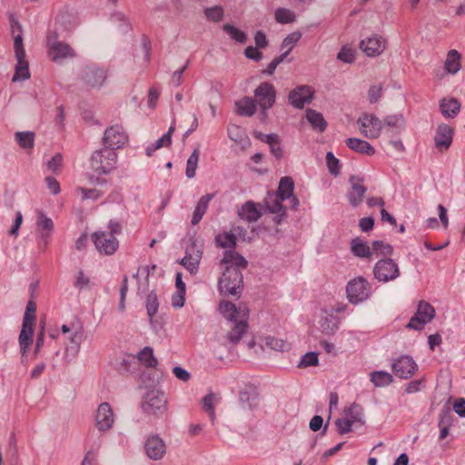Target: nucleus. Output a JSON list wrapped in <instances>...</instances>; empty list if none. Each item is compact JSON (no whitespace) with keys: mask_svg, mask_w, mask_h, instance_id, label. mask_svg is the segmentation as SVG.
Segmentation results:
<instances>
[{"mask_svg":"<svg viewBox=\"0 0 465 465\" xmlns=\"http://www.w3.org/2000/svg\"><path fill=\"white\" fill-rule=\"evenodd\" d=\"M247 265L246 259L233 250L224 252L219 262L221 276L218 281V289L223 296H241L243 283L242 272Z\"/></svg>","mask_w":465,"mask_h":465,"instance_id":"1","label":"nucleus"},{"mask_svg":"<svg viewBox=\"0 0 465 465\" xmlns=\"http://www.w3.org/2000/svg\"><path fill=\"white\" fill-rule=\"evenodd\" d=\"M221 313L234 323L227 338L232 343H237L248 330L249 310L244 304L236 306L231 302L222 301L219 306Z\"/></svg>","mask_w":465,"mask_h":465,"instance_id":"2","label":"nucleus"},{"mask_svg":"<svg viewBox=\"0 0 465 465\" xmlns=\"http://www.w3.org/2000/svg\"><path fill=\"white\" fill-rule=\"evenodd\" d=\"M116 163L117 153L106 147L95 151L90 160L92 169L99 174L111 173L116 167Z\"/></svg>","mask_w":465,"mask_h":465,"instance_id":"3","label":"nucleus"},{"mask_svg":"<svg viewBox=\"0 0 465 465\" xmlns=\"http://www.w3.org/2000/svg\"><path fill=\"white\" fill-rule=\"evenodd\" d=\"M362 408L358 404H352L344 408L342 417L336 420L337 430L340 434H345L364 424Z\"/></svg>","mask_w":465,"mask_h":465,"instance_id":"4","label":"nucleus"},{"mask_svg":"<svg viewBox=\"0 0 465 465\" xmlns=\"http://www.w3.org/2000/svg\"><path fill=\"white\" fill-rule=\"evenodd\" d=\"M142 408L149 415L161 417L167 411V399L163 391L150 390L143 397Z\"/></svg>","mask_w":465,"mask_h":465,"instance_id":"5","label":"nucleus"},{"mask_svg":"<svg viewBox=\"0 0 465 465\" xmlns=\"http://www.w3.org/2000/svg\"><path fill=\"white\" fill-rule=\"evenodd\" d=\"M371 286L364 277H356L351 280L346 285V295L348 301L352 304H358L370 298Z\"/></svg>","mask_w":465,"mask_h":465,"instance_id":"6","label":"nucleus"},{"mask_svg":"<svg viewBox=\"0 0 465 465\" xmlns=\"http://www.w3.org/2000/svg\"><path fill=\"white\" fill-rule=\"evenodd\" d=\"M401 274L399 265L391 258L379 260L373 267V275L376 280L382 282L394 281Z\"/></svg>","mask_w":465,"mask_h":465,"instance_id":"7","label":"nucleus"},{"mask_svg":"<svg viewBox=\"0 0 465 465\" xmlns=\"http://www.w3.org/2000/svg\"><path fill=\"white\" fill-rule=\"evenodd\" d=\"M435 316V310L429 302L421 301L413 317L410 320L407 327L414 330H422L424 325L430 322Z\"/></svg>","mask_w":465,"mask_h":465,"instance_id":"8","label":"nucleus"},{"mask_svg":"<svg viewBox=\"0 0 465 465\" xmlns=\"http://www.w3.org/2000/svg\"><path fill=\"white\" fill-rule=\"evenodd\" d=\"M92 240L100 253L105 255L114 254L119 246V242L114 233L106 232H95L92 235Z\"/></svg>","mask_w":465,"mask_h":465,"instance_id":"9","label":"nucleus"},{"mask_svg":"<svg viewBox=\"0 0 465 465\" xmlns=\"http://www.w3.org/2000/svg\"><path fill=\"white\" fill-rule=\"evenodd\" d=\"M386 46V40L377 34L365 37L359 45L361 52L368 57L380 56L385 51Z\"/></svg>","mask_w":465,"mask_h":465,"instance_id":"10","label":"nucleus"},{"mask_svg":"<svg viewBox=\"0 0 465 465\" xmlns=\"http://www.w3.org/2000/svg\"><path fill=\"white\" fill-rule=\"evenodd\" d=\"M360 131L369 139L378 138L381 133L382 122L373 114H364L358 119Z\"/></svg>","mask_w":465,"mask_h":465,"instance_id":"11","label":"nucleus"},{"mask_svg":"<svg viewBox=\"0 0 465 465\" xmlns=\"http://www.w3.org/2000/svg\"><path fill=\"white\" fill-rule=\"evenodd\" d=\"M95 428L100 432L110 430L114 424V413L108 402H102L98 405L95 417Z\"/></svg>","mask_w":465,"mask_h":465,"instance_id":"12","label":"nucleus"},{"mask_svg":"<svg viewBox=\"0 0 465 465\" xmlns=\"http://www.w3.org/2000/svg\"><path fill=\"white\" fill-rule=\"evenodd\" d=\"M128 142V135L120 125H113L107 128L104 135V147L115 151L122 148Z\"/></svg>","mask_w":465,"mask_h":465,"instance_id":"13","label":"nucleus"},{"mask_svg":"<svg viewBox=\"0 0 465 465\" xmlns=\"http://www.w3.org/2000/svg\"><path fill=\"white\" fill-rule=\"evenodd\" d=\"M256 104L263 111L270 109L275 103L276 91L272 84L262 83L254 91Z\"/></svg>","mask_w":465,"mask_h":465,"instance_id":"14","label":"nucleus"},{"mask_svg":"<svg viewBox=\"0 0 465 465\" xmlns=\"http://www.w3.org/2000/svg\"><path fill=\"white\" fill-rule=\"evenodd\" d=\"M81 77L89 86L99 87L107 78V70L97 64H89L83 69Z\"/></svg>","mask_w":465,"mask_h":465,"instance_id":"15","label":"nucleus"},{"mask_svg":"<svg viewBox=\"0 0 465 465\" xmlns=\"http://www.w3.org/2000/svg\"><path fill=\"white\" fill-rule=\"evenodd\" d=\"M48 54L55 63L75 56L74 49L66 43L48 38Z\"/></svg>","mask_w":465,"mask_h":465,"instance_id":"16","label":"nucleus"},{"mask_svg":"<svg viewBox=\"0 0 465 465\" xmlns=\"http://www.w3.org/2000/svg\"><path fill=\"white\" fill-rule=\"evenodd\" d=\"M144 451L150 460H159L166 453V444L160 436L150 435L144 442Z\"/></svg>","mask_w":465,"mask_h":465,"instance_id":"17","label":"nucleus"},{"mask_svg":"<svg viewBox=\"0 0 465 465\" xmlns=\"http://www.w3.org/2000/svg\"><path fill=\"white\" fill-rule=\"evenodd\" d=\"M392 371L401 379L411 378L418 370V365L410 356H401L391 366Z\"/></svg>","mask_w":465,"mask_h":465,"instance_id":"18","label":"nucleus"},{"mask_svg":"<svg viewBox=\"0 0 465 465\" xmlns=\"http://www.w3.org/2000/svg\"><path fill=\"white\" fill-rule=\"evenodd\" d=\"M454 130L447 124L438 125L434 136L436 148L440 151H447L452 143Z\"/></svg>","mask_w":465,"mask_h":465,"instance_id":"19","label":"nucleus"},{"mask_svg":"<svg viewBox=\"0 0 465 465\" xmlns=\"http://www.w3.org/2000/svg\"><path fill=\"white\" fill-rule=\"evenodd\" d=\"M35 224L40 239L44 242V245L46 246L48 244L49 238L54 232V222L43 212L38 211Z\"/></svg>","mask_w":465,"mask_h":465,"instance_id":"20","label":"nucleus"},{"mask_svg":"<svg viewBox=\"0 0 465 465\" xmlns=\"http://www.w3.org/2000/svg\"><path fill=\"white\" fill-rule=\"evenodd\" d=\"M294 183L291 177L285 176L280 180L278 192L275 195L279 196L282 201L290 200L292 208L297 209L299 200L293 195Z\"/></svg>","mask_w":465,"mask_h":465,"instance_id":"21","label":"nucleus"},{"mask_svg":"<svg viewBox=\"0 0 465 465\" xmlns=\"http://www.w3.org/2000/svg\"><path fill=\"white\" fill-rule=\"evenodd\" d=\"M34 334H35V325L28 323H22V329L18 336V342L20 352L22 354V361H25V359L27 356V352L33 344L34 341Z\"/></svg>","mask_w":465,"mask_h":465,"instance_id":"22","label":"nucleus"},{"mask_svg":"<svg viewBox=\"0 0 465 465\" xmlns=\"http://www.w3.org/2000/svg\"><path fill=\"white\" fill-rule=\"evenodd\" d=\"M312 94L313 91L310 86L301 85L290 93L289 101L294 107L301 109L311 102Z\"/></svg>","mask_w":465,"mask_h":465,"instance_id":"23","label":"nucleus"},{"mask_svg":"<svg viewBox=\"0 0 465 465\" xmlns=\"http://www.w3.org/2000/svg\"><path fill=\"white\" fill-rule=\"evenodd\" d=\"M351 189L347 193L349 203L352 206H358L361 203L362 198L366 193V187L363 185V180L358 176H352L350 179Z\"/></svg>","mask_w":465,"mask_h":465,"instance_id":"24","label":"nucleus"},{"mask_svg":"<svg viewBox=\"0 0 465 465\" xmlns=\"http://www.w3.org/2000/svg\"><path fill=\"white\" fill-rule=\"evenodd\" d=\"M282 202L283 201H282L281 198L273 193H268L265 198L266 208L271 213L276 215L275 220L278 223H281L282 219L286 214L285 207L282 203Z\"/></svg>","mask_w":465,"mask_h":465,"instance_id":"25","label":"nucleus"},{"mask_svg":"<svg viewBox=\"0 0 465 465\" xmlns=\"http://www.w3.org/2000/svg\"><path fill=\"white\" fill-rule=\"evenodd\" d=\"M351 252L358 258L371 260L373 256L372 247L360 238H354L351 241Z\"/></svg>","mask_w":465,"mask_h":465,"instance_id":"26","label":"nucleus"},{"mask_svg":"<svg viewBox=\"0 0 465 465\" xmlns=\"http://www.w3.org/2000/svg\"><path fill=\"white\" fill-rule=\"evenodd\" d=\"M440 110L445 118H454L460 111V103L456 98H443L440 102Z\"/></svg>","mask_w":465,"mask_h":465,"instance_id":"27","label":"nucleus"},{"mask_svg":"<svg viewBox=\"0 0 465 465\" xmlns=\"http://www.w3.org/2000/svg\"><path fill=\"white\" fill-rule=\"evenodd\" d=\"M213 198V194L207 193L205 195H203L199 199V201L195 206V209L193 213V216H192V220H191V223L193 225H196L201 222V220L203 219V215L205 214V213L208 209L209 203Z\"/></svg>","mask_w":465,"mask_h":465,"instance_id":"28","label":"nucleus"},{"mask_svg":"<svg viewBox=\"0 0 465 465\" xmlns=\"http://www.w3.org/2000/svg\"><path fill=\"white\" fill-rule=\"evenodd\" d=\"M347 146L352 151L365 154V155H373L375 153L374 147L368 142L364 140H361L358 138H348L345 141Z\"/></svg>","mask_w":465,"mask_h":465,"instance_id":"29","label":"nucleus"},{"mask_svg":"<svg viewBox=\"0 0 465 465\" xmlns=\"http://www.w3.org/2000/svg\"><path fill=\"white\" fill-rule=\"evenodd\" d=\"M322 313L320 322L322 331L328 335L334 334L340 327L339 319L325 310H322Z\"/></svg>","mask_w":465,"mask_h":465,"instance_id":"30","label":"nucleus"},{"mask_svg":"<svg viewBox=\"0 0 465 465\" xmlns=\"http://www.w3.org/2000/svg\"><path fill=\"white\" fill-rule=\"evenodd\" d=\"M16 64L15 74L13 75V82L25 81L30 78L29 64L25 60V56H15Z\"/></svg>","mask_w":465,"mask_h":465,"instance_id":"31","label":"nucleus"},{"mask_svg":"<svg viewBox=\"0 0 465 465\" xmlns=\"http://www.w3.org/2000/svg\"><path fill=\"white\" fill-rule=\"evenodd\" d=\"M237 114L242 116H252L256 112V101L251 97H243L236 102Z\"/></svg>","mask_w":465,"mask_h":465,"instance_id":"32","label":"nucleus"},{"mask_svg":"<svg viewBox=\"0 0 465 465\" xmlns=\"http://www.w3.org/2000/svg\"><path fill=\"white\" fill-rule=\"evenodd\" d=\"M460 54L457 50H450L447 54L444 67L451 74H457L460 69Z\"/></svg>","mask_w":465,"mask_h":465,"instance_id":"33","label":"nucleus"},{"mask_svg":"<svg viewBox=\"0 0 465 465\" xmlns=\"http://www.w3.org/2000/svg\"><path fill=\"white\" fill-rule=\"evenodd\" d=\"M135 359L146 368H154L158 363L157 359L153 355V348L149 346H146L141 350Z\"/></svg>","mask_w":465,"mask_h":465,"instance_id":"34","label":"nucleus"},{"mask_svg":"<svg viewBox=\"0 0 465 465\" xmlns=\"http://www.w3.org/2000/svg\"><path fill=\"white\" fill-rule=\"evenodd\" d=\"M306 118L313 129L319 132H323L326 129L327 123L321 113L312 109H307Z\"/></svg>","mask_w":465,"mask_h":465,"instance_id":"35","label":"nucleus"},{"mask_svg":"<svg viewBox=\"0 0 465 465\" xmlns=\"http://www.w3.org/2000/svg\"><path fill=\"white\" fill-rule=\"evenodd\" d=\"M370 380L375 387H385L393 381L391 374L382 371H375L371 372Z\"/></svg>","mask_w":465,"mask_h":465,"instance_id":"36","label":"nucleus"},{"mask_svg":"<svg viewBox=\"0 0 465 465\" xmlns=\"http://www.w3.org/2000/svg\"><path fill=\"white\" fill-rule=\"evenodd\" d=\"M265 346L276 351H287L291 349V344L281 338H277L274 336H268L264 339Z\"/></svg>","mask_w":465,"mask_h":465,"instance_id":"37","label":"nucleus"},{"mask_svg":"<svg viewBox=\"0 0 465 465\" xmlns=\"http://www.w3.org/2000/svg\"><path fill=\"white\" fill-rule=\"evenodd\" d=\"M239 215L249 222H255L260 218L261 213L253 203L248 202L242 207Z\"/></svg>","mask_w":465,"mask_h":465,"instance_id":"38","label":"nucleus"},{"mask_svg":"<svg viewBox=\"0 0 465 465\" xmlns=\"http://www.w3.org/2000/svg\"><path fill=\"white\" fill-rule=\"evenodd\" d=\"M216 244L223 249H233L236 245V237L233 233L224 232L215 237Z\"/></svg>","mask_w":465,"mask_h":465,"instance_id":"39","label":"nucleus"},{"mask_svg":"<svg viewBox=\"0 0 465 465\" xmlns=\"http://www.w3.org/2000/svg\"><path fill=\"white\" fill-rule=\"evenodd\" d=\"M15 139L20 147L24 149H32L34 147L35 134L33 132H16Z\"/></svg>","mask_w":465,"mask_h":465,"instance_id":"40","label":"nucleus"},{"mask_svg":"<svg viewBox=\"0 0 465 465\" xmlns=\"http://www.w3.org/2000/svg\"><path fill=\"white\" fill-rule=\"evenodd\" d=\"M200 157V151L198 148L194 149L193 153L187 160L185 174L188 178L192 179L195 177L196 169L198 167V162Z\"/></svg>","mask_w":465,"mask_h":465,"instance_id":"41","label":"nucleus"},{"mask_svg":"<svg viewBox=\"0 0 465 465\" xmlns=\"http://www.w3.org/2000/svg\"><path fill=\"white\" fill-rule=\"evenodd\" d=\"M136 359L134 355L128 354L123 356L120 362L118 363L117 370L121 373H131L135 371Z\"/></svg>","mask_w":465,"mask_h":465,"instance_id":"42","label":"nucleus"},{"mask_svg":"<svg viewBox=\"0 0 465 465\" xmlns=\"http://www.w3.org/2000/svg\"><path fill=\"white\" fill-rule=\"evenodd\" d=\"M74 286L79 291H88L92 288L93 282L90 277L84 272L79 271L74 278Z\"/></svg>","mask_w":465,"mask_h":465,"instance_id":"43","label":"nucleus"},{"mask_svg":"<svg viewBox=\"0 0 465 465\" xmlns=\"http://www.w3.org/2000/svg\"><path fill=\"white\" fill-rule=\"evenodd\" d=\"M203 246L202 242H198L197 241H193L186 248H185V256L189 258V260H201L203 256Z\"/></svg>","mask_w":465,"mask_h":465,"instance_id":"44","label":"nucleus"},{"mask_svg":"<svg viewBox=\"0 0 465 465\" xmlns=\"http://www.w3.org/2000/svg\"><path fill=\"white\" fill-rule=\"evenodd\" d=\"M355 58L356 50L349 45L341 46L337 54V59L346 64H352L355 61Z\"/></svg>","mask_w":465,"mask_h":465,"instance_id":"45","label":"nucleus"},{"mask_svg":"<svg viewBox=\"0 0 465 465\" xmlns=\"http://www.w3.org/2000/svg\"><path fill=\"white\" fill-rule=\"evenodd\" d=\"M302 35L300 32H293L288 35L282 44V50H285L282 54H285V57L289 54V53L293 49L296 44L301 39Z\"/></svg>","mask_w":465,"mask_h":465,"instance_id":"46","label":"nucleus"},{"mask_svg":"<svg viewBox=\"0 0 465 465\" xmlns=\"http://www.w3.org/2000/svg\"><path fill=\"white\" fill-rule=\"evenodd\" d=\"M223 30L231 36L232 39L238 43L244 44L247 40V35L243 31L230 24L224 25Z\"/></svg>","mask_w":465,"mask_h":465,"instance_id":"47","label":"nucleus"},{"mask_svg":"<svg viewBox=\"0 0 465 465\" xmlns=\"http://www.w3.org/2000/svg\"><path fill=\"white\" fill-rule=\"evenodd\" d=\"M275 20L280 24H290L295 19L294 13L287 8H278L275 11Z\"/></svg>","mask_w":465,"mask_h":465,"instance_id":"48","label":"nucleus"},{"mask_svg":"<svg viewBox=\"0 0 465 465\" xmlns=\"http://www.w3.org/2000/svg\"><path fill=\"white\" fill-rule=\"evenodd\" d=\"M175 130V124L173 122L169 130L154 143V148L169 147L172 143V135Z\"/></svg>","mask_w":465,"mask_h":465,"instance_id":"49","label":"nucleus"},{"mask_svg":"<svg viewBox=\"0 0 465 465\" xmlns=\"http://www.w3.org/2000/svg\"><path fill=\"white\" fill-rule=\"evenodd\" d=\"M384 123L387 126L392 127L398 132L404 128V119L401 114L389 115L385 118Z\"/></svg>","mask_w":465,"mask_h":465,"instance_id":"50","label":"nucleus"},{"mask_svg":"<svg viewBox=\"0 0 465 465\" xmlns=\"http://www.w3.org/2000/svg\"><path fill=\"white\" fill-rule=\"evenodd\" d=\"M204 14L208 20L213 22H219L223 17V9L220 5L208 7L204 10Z\"/></svg>","mask_w":465,"mask_h":465,"instance_id":"51","label":"nucleus"},{"mask_svg":"<svg viewBox=\"0 0 465 465\" xmlns=\"http://www.w3.org/2000/svg\"><path fill=\"white\" fill-rule=\"evenodd\" d=\"M77 193L81 196L82 200H97L99 199L103 193L97 189H86L84 187L77 188Z\"/></svg>","mask_w":465,"mask_h":465,"instance_id":"52","label":"nucleus"},{"mask_svg":"<svg viewBox=\"0 0 465 465\" xmlns=\"http://www.w3.org/2000/svg\"><path fill=\"white\" fill-rule=\"evenodd\" d=\"M372 252L373 254L389 256L392 253V248L381 241H375L372 242Z\"/></svg>","mask_w":465,"mask_h":465,"instance_id":"53","label":"nucleus"},{"mask_svg":"<svg viewBox=\"0 0 465 465\" xmlns=\"http://www.w3.org/2000/svg\"><path fill=\"white\" fill-rule=\"evenodd\" d=\"M35 312L36 304L33 301L28 302L25 309V312L23 318V323L35 325Z\"/></svg>","mask_w":465,"mask_h":465,"instance_id":"54","label":"nucleus"},{"mask_svg":"<svg viewBox=\"0 0 465 465\" xmlns=\"http://www.w3.org/2000/svg\"><path fill=\"white\" fill-rule=\"evenodd\" d=\"M158 301L156 294L151 292L146 298V309L149 317L152 319L158 312Z\"/></svg>","mask_w":465,"mask_h":465,"instance_id":"55","label":"nucleus"},{"mask_svg":"<svg viewBox=\"0 0 465 465\" xmlns=\"http://www.w3.org/2000/svg\"><path fill=\"white\" fill-rule=\"evenodd\" d=\"M216 398L214 394H208L203 399V409L209 412L212 420L214 419V404Z\"/></svg>","mask_w":465,"mask_h":465,"instance_id":"56","label":"nucleus"},{"mask_svg":"<svg viewBox=\"0 0 465 465\" xmlns=\"http://www.w3.org/2000/svg\"><path fill=\"white\" fill-rule=\"evenodd\" d=\"M318 364V354L315 352H307L304 354L299 363V367L306 368L316 366Z\"/></svg>","mask_w":465,"mask_h":465,"instance_id":"57","label":"nucleus"},{"mask_svg":"<svg viewBox=\"0 0 465 465\" xmlns=\"http://www.w3.org/2000/svg\"><path fill=\"white\" fill-rule=\"evenodd\" d=\"M201 260H189V258L183 257L180 263L193 275L196 274L199 269Z\"/></svg>","mask_w":465,"mask_h":465,"instance_id":"58","label":"nucleus"},{"mask_svg":"<svg viewBox=\"0 0 465 465\" xmlns=\"http://www.w3.org/2000/svg\"><path fill=\"white\" fill-rule=\"evenodd\" d=\"M326 163L330 173L337 174L340 171L339 160L333 155L332 153L329 152L326 154Z\"/></svg>","mask_w":465,"mask_h":465,"instance_id":"59","label":"nucleus"},{"mask_svg":"<svg viewBox=\"0 0 465 465\" xmlns=\"http://www.w3.org/2000/svg\"><path fill=\"white\" fill-rule=\"evenodd\" d=\"M453 416L449 409L441 411L439 420V427L450 428L452 424Z\"/></svg>","mask_w":465,"mask_h":465,"instance_id":"60","label":"nucleus"},{"mask_svg":"<svg viewBox=\"0 0 465 465\" xmlns=\"http://www.w3.org/2000/svg\"><path fill=\"white\" fill-rule=\"evenodd\" d=\"M382 88L381 85H371L368 91V100L371 104H374L379 101L381 96Z\"/></svg>","mask_w":465,"mask_h":465,"instance_id":"61","label":"nucleus"},{"mask_svg":"<svg viewBox=\"0 0 465 465\" xmlns=\"http://www.w3.org/2000/svg\"><path fill=\"white\" fill-rule=\"evenodd\" d=\"M62 155L60 153H56L52 157L50 161L47 163L48 169L53 173H58L62 166Z\"/></svg>","mask_w":465,"mask_h":465,"instance_id":"62","label":"nucleus"},{"mask_svg":"<svg viewBox=\"0 0 465 465\" xmlns=\"http://www.w3.org/2000/svg\"><path fill=\"white\" fill-rule=\"evenodd\" d=\"M14 49L15 56H25V51L23 45V38L21 34H18L14 38Z\"/></svg>","mask_w":465,"mask_h":465,"instance_id":"63","label":"nucleus"},{"mask_svg":"<svg viewBox=\"0 0 465 465\" xmlns=\"http://www.w3.org/2000/svg\"><path fill=\"white\" fill-rule=\"evenodd\" d=\"M173 375L182 381H188L191 379V374L185 369L176 366L173 369Z\"/></svg>","mask_w":465,"mask_h":465,"instance_id":"64","label":"nucleus"}]
</instances>
